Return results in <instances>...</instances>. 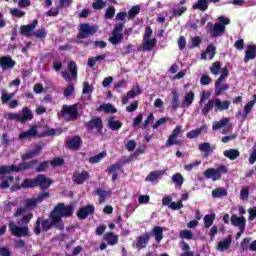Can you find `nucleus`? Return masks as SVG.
<instances>
[{"label": "nucleus", "instance_id": "dca6fc26", "mask_svg": "<svg viewBox=\"0 0 256 256\" xmlns=\"http://www.w3.org/2000/svg\"><path fill=\"white\" fill-rule=\"evenodd\" d=\"M53 185V180L47 178L44 174H38L36 177V187H39L41 191H47L49 187Z\"/></svg>", "mask_w": 256, "mask_h": 256}, {"label": "nucleus", "instance_id": "aec40b11", "mask_svg": "<svg viewBox=\"0 0 256 256\" xmlns=\"http://www.w3.org/2000/svg\"><path fill=\"white\" fill-rule=\"evenodd\" d=\"M141 93H143V90L141 89V86L137 84L136 89H131L127 92L126 96L122 97V105H127L130 99H135V97L141 95Z\"/></svg>", "mask_w": 256, "mask_h": 256}, {"label": "nucleus", "instance_id": "ddd939ff", "mask_svg": "<svg viewBox=\"0 0 256 256\" xmlns=\"http://www.w3.org/2000/svg\"><path fill=\"white\" fill-rule=\"evenodd\" d=\"M208 29V33H210L211 37L217 39V37H223L225 35V26L219 22H216L214 25L212 22H209L206 26Z\"/></svg>", "mask_w": 256, "mask_h": 256}, {"label": "nucleus", "instance_id": "9b49d317", "mask_svg": "<svg viewBox=\"0 0 256 256\" xmlns=\"http://www.w3.org/2000/svg\"><path fill=\"white\" fill-rule=\"evenodd\" d=\"M8 229L13 235V237H29V227L28 226H17L14 221H10L8 224Z\"/></svg>", "mask_w": 256, "mask_h": 256}, {"label": "nucleus", "instance_id": "5701e85b", "mask_svg": "<svg viewBox=\"0 0 256 256\" xmlns=\"http://www.w3.org/2000/svg\"><path fill=\"white\" fill-rule=\"evenodd\" d=\"M256 58V45L248 44L245 50L244 63H249Z\"/></svg>", "mask_w": 256, "mask_h": 256}, {"label": "nucleus", "instance_id": "79ce46f5", "mask_svg": "<svg viewBox=\"0 0 256 256\" xmlns=\"http://www.w3.org/2000/svg\"><path fill=\"white\" fill-rule=\"evenodd\" d=\"M192 9L207 11V9H209V0H198V2L192 6Z\"/></svg>", "mask_w": 256, "mask_h": 256}, {"label": "nucleus", "instance_id": "a19ab883", "mask_svg": "<svg viewBox=\"0 0 256 256\" xmlns=\"http://www.w3.org/2000/svg\"><path fill=\"white\" fill-rule=\"evenodd\" d=\"M213 107H215V100H208V102L202 108L201 114L204 117H207V115H209V112L213 110Z\"/></svg>", "mask_w": 256, "mask_h": 256}, {"label": "nucleus", "instance_id": "052dcab7", "mask_svg": "<svg viewBox=\"0 0 256 256\" xmlns=\"http://www.w3.org/2000/svg\"><path fill=\"white\" fill-rule=\"evenodd\" d=\"M32 35H34V37H36V39H45V37H47V30L42 28V29L34 31L32 33Z\"/></svg>", "mask_w": 256, "mask_h": 256}, {"label": "nucleus", "instance_id": "2eb2a0df", "mask_svg": "<svg viewBox=\"0 0 256 256\" xmlns=\"http://www.w3.org/2000/svg\"><path fill=\"white\" fill-rule=\"evenodd\" d=\"M66 147L70 151H79L83 147V139L81 136L75 135L66 141Z\"/></svg>", "mask_w": 256, "mask_h": 256}, {"label": "nucleus", "instance_id": "a18cd8bd", "mask_svg": "<svg viewBox=\"0 0 256 256\" xmlns=\"http://www.w3.org/2000/svg\"><path fill=\"white\" fill-rule=\"evenodd\" d=\"M106 58H107V55H105V54H101L96 57H90L88 59V67H90V69H93V67H95V63L97 61H105Z\"/></svg>", "mask_w": 256, "mask_h": 256}, {"label": "nucleus", "instance_id": "f257e3e1", "mask_svg": "<svg viewBox=\"0 0 256 256\" xmlns=\"http://www.w3.org/2000/svg\"><path fill=\"white\" fill-rule=\"evenodd\" d=\"M55 227L58 231H63L65 229V225H61L58 219H56L53 214L50 212L49 219L37 218L34 224V233L36 235H41V231L43 233H47L51 231Z\"/></svg>", "mask_w": 256, "mask_h": 256}, {"label": "nucleus", "instance_id": "c03bdc74", "mask_svg": "<svg viewBox=\"0 0 256 256\" xmlns=\"http://www.w3.org/2000/svg\"><path fill=\"white\" fill-rule=\"evenodd\" d=\"M161 175H163L162 171H159V170L151 171L145 178V181H150L151 183H153V182L157 181V179H159V177H161Z\"/></svg>", "mask_w": 256, "mask_h": 256}, {"label": "nucleus", "instance_id": "c9c22d12", "mask_svg": "<svg viewBox=\"0 0 256 256\" xmlns=\"http://www.w3.org/2000/svg\"><path fill=\"white\" fill-rule=\"evenodd\" d=\"M97 111L101 112L104 111L105 113H117V108L113 106L111 103L102 104L97 108Z\"/></svg>", "mask_w": 256, "mask_h": 256}, {"label": "nucleus", "instance_id": "f03ea898", "mask_svg": "<svg viewBox=\"0 0 256 256\" xmlns=\"http://www.w3.org/2000/svg\"><path fill=\"white\" fill-rule=\"evenodd\" d=\"M117 21H122L114 26V29L112 30V36L109 37L108 41L112 45H119L123 42V28L125 27V23L127 21V12H118L116 14Z\"/></svg>", "mask_w": 256, "mask_h": 256}, {"label": "nucleus", "instance_id": "a211bd4d", "mask_svg": "<svg viewBox=\"0 0 256 256\" xmlns=\"http://www.w3.org/2000/svg\"><path fill=\"white\" fill-rule=\"evenodd\" d=\"M37 25H39V20L35 19L31 24L28 25H22L20 27V35H23L24 37H31L33 35V31L37 28Z\"/></svg>", "mask_w": 256, "mask_h": 256}, {"label": "nucleus", "instance_id": "4c0bfd02", "mask_svg": "<svg viewBox=\"0 0 256 256\" xmlns=\"http://www.w3.org/2000/svg\"><path fill=\"white\" fill-rule=\"evenodd\" d=\"M152 233L155 237L156 243H161V241L163 240V227L154 226Z\"/></svg>", "mask_w": 256, "mask_h": 256}, {"label": "nucleus", "instance_id": "13d9d810", "mask_svg": "<svg viewBox=\"0 0 256 256\" xmlns=\"http://www.w3.org/2000/svg\"><path fill=\"white\" fill-rule=\"evenodd\" d=\"M206 54L209 55V59H213L217 53V48L213 44H209L205 50Z\"/></svg>", "mask_w": 256, "mask_h": 256}, {"label": "nucleus", "instance_id": "603ef678", "mask_svg": "<svg viewBox=\"0 0 256 256\" xmlns=\"http://www.w3.org/2000/svg\"><path fill=\"white\" fill-rule=\"evenodd\" d=\"M25 207L26 209H29V211H33L37 207V198H29L25 200Z\"/></svg>", "mask_w": 256, "mask_h": 256}, {"label": "nucleus", "instance_id": "0eeeda50", "mask_svg": "<svg viewBox=\"0 0 256 256\" xmlns=\"http://www.w3.org/2000/svg\"><path fill=\"white\" fill-rule=\"evenodd\" d=\"M6 117L10 121H17V123H22L23 125L29 121H33L34 115L31 109H29L28 107H23L22 114L10 112L6 115Z\"/></svg>", "mask_w": 256, "mask_h": 256}, {"label": "nucleus", "instance_id": "f3484780", "mask_svg": "<svg viewBox=\"0 0 256 256\" xmlns=\"http://www.w3.org/2000/svg\"><path fill=\"white\" fill-rule=\"evenodd\" d=\"M91 175L87 172V170H83L82 172H74L72 176V181L76 185H83L85 181H89Z\"/></svg>", "mask_w": 256, "mask_h": 256}, {"label": "nucleus", "instance_id": "9d476101", "mask_svg": "<svg viewBox=\"0 0 256 256\" xmlns=\"http://www.w3.org/2000/svg\"><path fill=\"white\" fill-rule=\"evenodd\" d=\"M181 133H183V126L177 125L165 142L166 149H169V147H173V145H177L178 147H181V145H183V141L177 139V137H179Z\"/></svg>", "mask_w": 256, "mask_h": 256}, {"label": "nucleus", "instance_id": "4d7b16f0", "mask_svg": "<svg viewBox=\"0 0 256 256\" xmlns=\"http://www.w3.org/2000/svg\"><path fill=\"white\" fill-rule=\"evenodd\" d=\"M96 195L99 196V203H105V201H107V191L103 190V189H96L95 190Z\"/></svg>", "mask_w": 256, "mask_h": 256}, {"label": "nucleus", "instance_id": "bf43d9fd", "mask_svg": "<svg viewBox=\"0 0 256 256\" xmlns=\"http://www.w3.org/2000/svg\"><path fill=\"white\" fill-rule=\"evenodd\" d=\"M180 239H193V232L191 230H181L179 233Z\"/></svg>", "mask_w": 256, "mask_h": 256}, {"label": "nucleus", "instance_id": "473e14b6", "mask_svg": "<svg viewBox=\"0 0 256 256\" xmlns=\"http://www.w3.org/2000/svg\"><path fill=\"white\" fill-rule=\"evenodd\" d=\"M223 155L227 159H230V161H235L239 157V155H241V152H239L238 149L231 148V149L225 150L223 152Z\"/></svg>", "mask_w": 256, "mask_h": 256}, {"label": "nucleus", "instance_id": "e433bc0d", "mask_svg": "<svg viewBox=\"0 0 256 256\" xmlns=\"http://www.w3.org/2000/svg\"><path fill=\"white\" fill-rule=\"evenodd\" d=\"M104 239L108 243V245H117V243L119 242V237L113 234V232H107L104 235Z\"/></svg>", "mask_w": 256, "mask_h": 256}, {"label": "nucleus", "instance_id": "3c124183", "mask_svg": "<svg viewBox=\"0 0 256 256\" xmlns=\"http://www.w3.org/2000/svg\"><path fill=\"white\" fill-rule=\"evenodd\" d=\"M229 123V118H222L220 121H216L213 123L212 129L213 131H219L222 127H225Z\"/></svg>", "mask_w": 256, "mask_h": 256}, {"label": "nucleus", "instance_id": "680f3d73", "mask_svg": "<svg viewBox=\"0 0 256 256\" xmlns=\"http://www.w3.org/2000/svg\"><path fill=\"white\" fill-rule=\"evenodd\" d=\"M10 14L12 15V17H16L17 19H21V17H25V11L19 10L18 8L11 9Z\"/></svg>", "mask_w": 256, "mask_h": 256}, {"label": "nucleus", "instance_id": "864d4df0", "mask_svg": "<svg viewBox=\"0 0 256 256\" xmlns=\"http://www.w3.org/2000/svg\"><path fill=\"white\" fill-rule=\"evenodd\" d=\"M141 13V7L139 5L133 6L129 11H128V19H135L137 15Z\"/></svg>", "mask_w": 256, "mask_h": 256}, {"label": "nucleus", "instance_id": "cd10ccee", "mask_svg": "<svg viewBox=\"0 0 256 256\" xmlns=\"http://www.w3.org/2000/svg\"><path fill=\"white\" fill-rule=\"evenodd\" d=\"M193 101H195V93L190 90L184 96L181 104L182 109H188V107H191V105H193Z\"/></svg>", "mask_w": 256, "mask_h": 256}, {"label": "nucleus", "instance_id": "7c9ffc66", "mask_svg": "<svg viewBox=\"0 0 256 256\" xmlns=\"http://www.w3.org/2000/svg\"><path fill=\"white\" fill-rule=\"evenodd\" d=\"M215 111H227L229 109L231 102L228 100L221 101V99L216 98L214 100Z\"/></svg>", "mask_w": 256, "mask_h": 256}, {"label": "nucleus", "instance_id": "49530a36", "mask_svg": "<svg viewBox=\"0 0 256 256\" xmlns=\"http://www.w3.org/2000/svg\"><path fill=\"white\" fill-rule=\"evenodd\" d=\"M50 166L53 167V169L57 168V167H63V165H65V159H63L62 157H55L52 160H48Z\"/></svg>", "mask_w": 256, "mask_h": 256}, {"label": "nucleus", "instance_id": "6ab92c4d", "mask_svg": "<svg viewBox=\"0 0 256 256\" xmlns=\"http://www.w3.org/2000/svg\"><path fill=\"white\" fill-rule=\"evenodd\" d=\"M93 213H95V206L93 204H88L78 210L77 217L78 219H87V217L93 215Z\"/></svg>", "mask_w": 256, "mask_h": 256}, {"label": "nucleus", "instance_id": "c756f323", "mask_svg": "<svg viewBox=\"0 0 256 256\" xmlns=\"http://www.w3.org/2000/svg\"><path fill=\"white\" fill-rule=\"evenodd\" d=\"M207 126L204 124L202 125L200 128H197L195 130H191L190 132H188L186 134V137L188 139H197V137H199V135H202V133H207Z\"/></svg>", "mask_w": 256, "mask_h": 256}, {"label": "nucleus", "instance_id": "412c9836", "mask_svg": "<svg viewBox=\"0 0 256 256\" xmlns=\"http://www.w3.org/2000/svg\"><path fill=\"white\" fill-rule=\"evenodd\" d=\"M229 91V84L224 83L223 81L216 80L214 84V95L219 97L220 95H225Z\"/></svg>", "mask_w": 256, "mask_h": 256}, {"label": "nucleus", "instance_id": "72a5a7b5", "mask_svg": "<svg viewBox=\"0 0 256 256\" xmlns=\"http://www.w3.org/2000/svg\"><path fill=\"white\" fill-rule=\"evenodd\" d=\"M171 95L172 99L170 103V109H172V111H177L179 109V93L177 91H172Z\"/></svg>", "mask_w": 256, "mask_h": 256}, {"label": "nucleus", "instance_id": "f704fd0d", "mask_svg": "<svg viewBox=\"0 0 256 256\" xmlns=\"http://www.w3.org/2000/svg\"><path fill=\"white\" fill-rule=\"evenodd\" d=\"M215 149H216V147L211 146V143H209V142H204L199 145V150L203 151V153H205V157H207V155H211V152L215 151Z\"/></svg>", "mask_w": 256, "mask_h": 256}, {"label": "nucleus", "instance_id": "1a4fd4ad", "mask_svg": "<svg viewBox=\"0 0 256 256\" xmlns=\"http://www.w3.org/2000/svg\"><path fill=\"white\" fill-rule=\"evenodd\" d=\"M227 172V167L225 165H220L218 168L206 169L204 171V177H206V179H212V181H219Z\"/></svg>", "mask_w": 256, "mask_h": 256}, {"label": "nucleus", "instance_id": "338daca9", "mask_svg": "<svg viewBox=\"0 0 256 256\" xmlns=\"http://www.w3.org/2000/svg\"><path fill=\"white\" fill-rule=\"evenodd\" d=\"M106 19H113L115 17V7L109 6L105 13Z\"/></svg>", "mask_w": 256, "mask_h": 256}, {"label": "nucleus", "instance_id": "774afa93", "mask_svg": "<svg viewBox=\"0 0 256 256\" xmlns=\"http://www.w3.org/2000/svg\"><path fill=\"white\" fill-rule=\"evenodd\" d=\"M248 221H255L256 219V206H253L252 208L248 209Z\"/></svg>", "mask_w": 256, "mask_h": 256}, {"label": "nucleus", "instance_id": "09e8293b", "mask_svg": "<svg viewBox=\"0 0 256 256\" xmlns=\"http://www.w3.org/2000/svg\"><path fill=\"white\" fill-rule=\"evenodd\" d=\"M215 217H216L215 213H211L204 216V227H206V229H209V227H212L213 222L215 221Z\"/></svg>", "mask_w": 256, "mask_h": 256}, {"label": "nucleus", "instance_id": "4be33fe9", "mask_svg": "<svg viewBox=\"0 0 256 256\" xmlns=\"http://www.w3.org/2000/svg\"><path fill=\"white\" fill-rule=\"evenodd\" d=\"M16 65L15 60L11 56H2L0 57V67L2 71H7V69H13Z\"/></svg>", "mask_w": 256, "mask_h": 256}, {"label": "nucleus", "instance_id": "393cba45", "mask_svg": "<svg viewBox=\"0 0 256 256\" xmlns=\"http://www.w3.org/2000/svg\"><path fill=\"white\" fill-rule=\"evenodd\" d=\"M37 187V177L35 178H26L23 180L22 184H16V189H33Z\"/></svg>", "mask_w": 256, "mask_h": 256}, {"label": "nucleus", "instance_id": "58836bf2", "mask_svg": "<svg viewBox=\"0 0 256 256\" xmlns=\"http://www.w3.org/2000/svg\"><path fill=\"white\" fill-rule=\"evenodd\" d=\"M201 43H203V39L201 38V36L191 37L188 49H195L197 47H201Z\"/></svg>", "mask_w": 256, "mask_h": 256}, {"label": "nucleus", "instance_id": "423d86ee", "mask_svg": "<svg viewBox=\"0 0 256 256\" xmlns=\"http://www.w3.org/2000/svg\"><path fill=\"white\" fill-rule=\"evenodd\" d=\"M153 35V28L151 26H146L145 32L143 35V40H142V47H138V51H145L151 52L155 47H157V38H151Z\"/></svg>", "mask_w": 256, "mask_h": 256}, {"label": "nucleus", "instance_id": "20e7f679", "mask_svg": "<svg viewBox=\"0 0 256 256\" xmlns=\"http://www.w3.org/2000/svg\"><path fill=\"white\" fill-rule=\"evenodd\" d=\"M39 160L33 159L26 162H21L19 165L12 164L11 166H0V175H9V173H20L21 171H29L35 169Z\"/></svg>", "mask_w": 256, "mask_h": 256}, {"label": "nucleus", "instance_id": "4468645a", "mask_svg": "<svg viewBox=\"0 0 256 256\" xmlns=\"http://www.w3.org/2000/svg\"><path fill=\"white\" fill-rule=\"evenodd\" d=\"M87 131H93L96 129L99 133H103V119L101 117L92 118L90 121L84 124Z\"/></svg>", "mask_w": 256, "mask_h": 256}, {"label": "nucleus", "instance_id": "5fc2aeb1", "mask_svg": "<svg viewBox=\"0 0 256 256\" xmlns=\"http://www.w3.org/2000/svg\"><path fill=\"white\" fill-rule=\"evenodd\" d=\"M172 181L177 187H181L183 183L185 182V179L183 178V175L181 173H176L172 176Z\"/></svg>", "mask_w": 256, "mask_h": 256}, {"label": "nucleus", "instance_id": "37998d69", "mask_svg": "<svg viewBox=\"0 0 256 256\" xmlns=\"http://www.w3.org/2000/svg\"><path fill=\"white\" fill-rule=\"evenodd\" d=\"M15 181L13 176L2 177V182L0 183V189H9L11 183Z\"/></svg>", "mask_w": 256, "mask_h": 256}, {"label": "nucleus", "instance_id": "39448f33", "mask_svg": "<svg viewBox=\"0 0 256 256\" xmlns=\"http://www.w3.org/2000/svg\"><path fill=\"white\" fill-rule=\"evenodd\" d=\"M51 213L58 220L60 225H65L63 219H69V217H73V213H75V207L71 204L65 205V203L59 202L53 208Z\"/></svg>", "mask_w": 256, "mask_h": 256}, {"label": "nucleus", "instance_id": "6e6552de", "mask_svg": "<svg viewBox=\"0 0 256 256\" xmlns=\"http://www.w3.org/2000/svg\"><path fill=\"white\" fill-rule=\"evenodd\" d=\"M60 115L64 121H77V119H79V109H77V104L63 105Z\"/></svg>", "mask_w": 256, "mask_h": 256}, {"label": "nucleus", "instance_id": "a878e982", "mask_svg": "<svg viewBox=\"0 0 256 256\" xmlns=\"http://www.w3.org/2000/svg\"><path fill=\"white\" fill-rule=\"evenodd\" d=\"M230 221L232 225H234V227H238V229H245V226L247 225V219H245V216L238 217L237 215L233 214Z\"/></svg>", "mask_w": 256, "mask_h": 256}, {"label": "nucleus", "instance_id": "8fccbe9b", "mask_svg": "<svg viewBox=\"0 0 256 256\" xmlns=\"http://www.w3.org/2000/svg\"><path fill=\"white\" fill-rule=\"evenodd\" d=\"M253 107H255L254 102H252V100H250L248 103H246V105L244 106V110H243V119H247V117H249V113H251L253 111Z\"/></svg>", "mask_w": 256, "mask_h": 256}, {"label": "nucleus", "instance_id": "6e6d98bb", "mask_svg": "<svg viewBox=\"0 0 256 256\" xmlns=\"http://www.w3.org/2000/svg\"><path fill=\"white\" fill-rule=\"evenodd\" d=\"M227 190L224 188H216L212 191V197L220 199L221 197H226Z\"/></svg>", "mask_w": 256, "mask_h": 256}, {"label": "nucleus", "instance_id": "c85d7f7f", "mask_svg": "<svg viewBox=\"0 0 256 256\" xmlns=\"http://www.w3.org/2000/svg\"><path fill=\"white\" fill-rule=\"evenodd\" d=\"M231 243H233V238L231 237V235H229L226 239L218 242L217 251L223 253V251L229 250V248L231 247Z\"/></svg>", "mask_w": 256, "mask_h": 256}, {"label": "nucleus", "instance_id": "ea45409f", "mask_svg": "<svg viewBox=\"0 0 256 256\" xmlns=\"http://www.w3.org/2000/svg\"><path fill=\"white\" fill-rule=\"evenodd\" d=\"M105 157H107V151H102L99 154L90 157L89 158V163H91L92 165H95L97 163H101V160L105 159Z\"/></svg>", "mask_w": 256, "mask_h": 256}, {"label": "nucleus", "instance_id": "2f4dec72", "mask_svg": "<svg viewBox=\"0 0 256 256\" xmlns=\"http://www.w3.org/2000/svg\"><path fill=\"white\" fill-rule=\"evenodd\" d=\"M108 127L111 131H119L123 127V122L115 120V116L108 119Z\"/></svg>", "mask_w": 256, "mask_h": 256}, {"label": "nucleus", "instance_id": "7ed1b4c3", "mask_svg": "<svg viewBox=\"0 0 256 256\" xmlns=\"http://www.w3.org/2000/svg\"><path fill=\"white\" fill-rule=\"evenodd\" d=\"M68 70L70 71L71 75L69 74V72L67 70L62 72V77L67 81V83H71V81H73V79L75 81H77V64L75 63V61H70L68 64ZM75 93V86L73 84H69L64 92L63 95L64 97H71V95H73Z\"/></svg>", "mask_w": 256, "mask_h": 256}, {"label": "nucleus", "instance_id": "0e129e2a", "mask_svg": "<svg viewBox=\"0 0 256 256\" xmlns=\"http://www.w3.org/2000/svg\"><path fill=\"white\" fill-rule=\"evenodd\" d=\"M211 81H213V79L207 74H203L200 78V84L203 86L211 85Z\"/></svg>", "mask_w": 256, "mask_h": 256}, {"label": "nucleus", "instance_id": "69168bd1", "mask_svg": "<svg viewBox=\"0 0 256 256\" xmlns=\"http://www.w3.org/2000/svg\"><path fill=\"white\" fill-rule=\"evenodd\" d=\"M186 12H187V7L182 6L177 9H174L172 12V15L173 17H181V15H183V13H186Z\"/></svg>", "mask_w": 256, "mask_h": 256}, {"label": "nucleus", "instance_id": "e2e57ef3", "mask_svg": "<svg viewBox=\"0 0 256 256\" xmlns=\"http://www.w3.org/2000/svg\"><path fill=\"white\" fill-rule=\"evenodd\" d=\"M219 71H221V62L216 61L212 64V67H210V72L212 75H219Z\"/></svg>", "mask_w": 256, "mask_h": 256}, {"label": "nucleus", "instance_id": "b1692460", "mask_svg": "<svg viewBox=\"0 0 256 256\" xmlns=\"http://www.w3.org/2000/svg\"><path fill=\"white\" fill-rule=\"evenodd\" d=\"M149 239H151V236H149V234H144L139 236L133 245H135L138 251H141V249H145V247H147L149 244Z\"/></svg>", "mask_w": 256, "mask_h": 256}, {"label": "nucleus", "instance_id": "f8f14e48", "mask_svg": "<svg viewBox=\"0 0 256 256\" xmlns=\"http://www.w3.org/2000/svg\"><path fill=\"white\" fill-rule=\"evenodd\" d=\"M97 33V26H90L89 23L80 24L79 32L76 39H87Z\"/></svg>", "mask_w": 256, "mask_h": 256}, {"label": "nucleus", "instance_id": "de8ad7c7", "mask_svg": "<svg viewBox=\"0 0 256 256\" xmlns=\"http://www.w3.org/2000/svg\"><path fill=\"white\" fill-rule=\"evenodd\" d=\"M49 166V160L42 161L36 165L35 171L36 173H45L49 169Z\"/></svg>", "mask_w": 256, "mask_h": 256}, {"label": "nucleus", "instance_id": "bb28decb", "mask_svg": "<svg viewBox=\"0 0 256 256\" xmlns=\"http://www.w3.org/2000/svg\"><path fill=\"white\" fill-rule=\"evenodd\" d=\"M37 126H31V128L27 131H23L19 134L18 139H33V137H37L38 135Z\"/></svg>", "mask_w": 256, "mask_h": 256}]
</instances>
